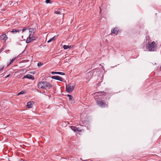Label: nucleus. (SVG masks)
I'll list each match as a JSON object with an SVG mask.
<instances>
[{"instance_id":"f257e3e1","label":"nucleus","mask_w":161,"mask_h":161,"mask_svg":"<svg viewBox=\"0 0 161 161\" xmlns=\"http://www.w3.org/2000/svg\"><path fill=\"white\" fill-rule=\"evenodd\" d=\"M36 31V30L35 28H30L27 33L28 32L29 35H28L26 36L27 37V40L26 42L27 43H29L31 41L34 40H35L36 38L37 37L34 36V34Z\"/></svg>"},{"instance_id":"f03ea898","label":"nucleus","mask_w":161,"mask_h":161,"mask_svg":"<svg viewBox=\"0 0 161 161\" xmlns=\"http://www.w3.org/2000/svg\"><path fill=\"white\" fill-rule=\"evenodd\" d=\"M38 86L39 88L45 89H49L52 87L50 83L44 81H41L39 82Z\"/></svg>"},{"instance_id":"7ed1b4c3","label":"nucleus","mask_w":161,"mask_h":161,"mask_svg":"<svg viewBox=\"0 0 161 161\" xmlns=\"http://www.w3.org/2000/svg\"><path fill=\"white\" fill-rule=\"evenodd\" d=\"M157 46L156 43L154 42H152L150 43L147 45V49L149 51H155L157 49Z\"/></svg>"},{"instance_id":"20e7f679","label":"nucleus","mask_w":161,"mask_h":161,"mask_svg":"<svg viewBox=\"0 0 161 161\" xmlns=\"http://www.w3.org/2000/svg\"><path fill=\"white\" fill-rule=\"evenodd\" d=\"M75 85L70 83L68 85L66 86V91L68 92H71L74 90Z\"/></svg>"},{"instance_id":"39448f33","label":"nucleus","mask_w":161,"mask_h":161,"mask_svg":"<svg viewBox=\"0 0 161 161\" xmlns=\"http://www.w3.org/2000/svg\"><path fill=\"white\" fill-rule=\"evenodd\" d=\"M97 104L101 108L105 107L106 105V103L103 100H100L97 101Z\"/></svg>"},{"instance_id":"423d86ee","label":"nucleus","mask_w":161,"mask_h":161,"mask_svg":"<svg viewBox=\"0 0 161 161\" xmlns=\"http://www.w3.org/2000/svg\"><path fill=\"white\" fill-rule=\"evenodd\" d=\"M0 38L1 40L5 42L7 39L8 37L6 34H3L0 36Z\"/></svg>"},{"instance_id":"0eeeda50","label":"nucleus","mask_w":161,"mask_h":161,"mask_svg":"<svg viewBox=\"0 0 161 161\" xmlns=\"http://www.w3.org/2000/svg\"><path fill=\"white\" fill-rule=\"evenodd\" d=\"M70 128L72 129V130H73L75 132L76 131H78L79 132H81L82 130H79L78 128H77L76 127L72 126H70Z\"/></svg>"},{"instance_id":"6e6552de","label":"nucleus","mask_w":161,"mask_h":161,"mask_svg":"<svg viewBox=\"0 0 161 161\" xmlns=\"http://www.w3.org/2000/svg\"><path fill=\"white\" fill-rule=\"evenodd\" d=\"M52 78L53 79L58 80L61 81H63L62 78L61 77L58 76H52Z\"/></svg>"},{"instance_id":"1a4fd4ad","label":"nucleus","mask_w":161,"mask_h":161,"mask_svg":"<svg viewBox=\"0 0 161 161\" xmlns=\"http://www.w3.org/2000/svg\"><path fill=\"white\" fill-rule=\"evenodd\" d=\"M119 30L118 28L115 27L111 31V32L117 35L119 32Z\"/></svg>"},{"instance_id":"9d476101","label":"nucleus","mask_w":161,"mask_h":161,"mask_svg":"<svg viewBox=\"0 0 161 161\" xmlns=\"http://www.w3.org/2000/svg\"><path fill=\"white\" fill-rule=\"evenodd\" d=\"M25 78H27L32 80H33L34 79V77L31 75H26L23 77V79H24Z\"/></svg>"},{"instance_id":"9b49d317","label":"nucleus","mask_w":161,"mask_h":161,"mask_svg":"<svg viewBox=\"0 0 161 161\" xmlns=\"http://www.w3.org/2000/svg\"><path fill=\"white\" fill-rule=\"evenodd\" d=\"M21 32V30H19L18 29H13L11 31V32H12L13 33L17 34V33H19L20 32Z\"/></svg>"},{"instance_id":"f8f14e48","label":"nucleus","mask_w":161,"mask_h":161,"mask_svg":"<svg viewBox=\"0 0 161 161\" xmlns=\"http://www.w3.org/2000/svg\"><path fill=\"white\" fill-rule=\"evenodd\" d=\"M34 103L33 101L28 102L27 103V107L28 108H31L32 107L33 104Z\"/></svg>"},{"instance_id":"ddd939ff","label":"nucleus","mask_w":161,"mask_h":161,"mask_svg":"<svg viewBox=\"0 0 161 161\" xmlns=\"http://www.w3.org/2000/svg\"><path fill=\"white\" fill-rule=\"evenodd\" d=\"M52 74H59V75H65V74L63 72H52Z\"/></svg>"},{"instance_id":"4468645a","label":"nucleus","mask_w":161,"mask_h":161,"mask_svg":"<svg viewBox=\"0 0 161 161\" xmlns=\"http://www.w3.org/2000/svg\"><path fill=\"white\" fill-rule=\"evenodd\" d=\"M68 96L69 97V99L70 101V102L72 103L73 101V96L72 95H69V94L68 95Z\"/></svg>"},{"instance_id":"2eb2a0df","label":"nucleus","mask_w":161,"mask_h":161,"mask_svg":"<svg viewBox=\"0 0 161 161\" xmlns=\"http://www.w3.org/2000/svg\"><path fill=\"white\" fill-rule=\"evenodd\" d=\"M63 48L64 49H70L71 47V46H68V45H64L63 46Z\"/></svg>"},{"instance_id":"dca6fc26","label":"nucleus","mask_w":161,"mask_h":161,"mask_svg":"<svg viewBox=\"0 0 161 161\" xmlns=\"http://www.w3.org/2000/svg\"><path fill=\"white\" fill-rule=\"evenodd\" d=\"M55 36H54L52 38H51V39H50V40H48L47 42L48 43H49V42H52V41H54L55 40V39H54V38H55Z\"/></svg>"},{"instance_id":"f3484780","label":"nucleus","mask_w":161,"mask_h":161,"mask_svg":"<svg viewBox=\"0 0 161 161\" xmlns=\"http://www.w3.org/2000/svg\"><path fill=\"white\" fill-rule=\"evenodd\" d=\"M54 13L56 14H61V12H60L59 10H55L54 11Z\"/></svg>"},{"instance_id":"a211bd4d","label":"nucleus","mask_w":161,"mask_h":161,"mask_svg":"<svg viewBox=\"0 0 161 161\" xmlns=\"http://www.w3.org/2000/svg\"><path fill=\"white\" fill-rule=\"evenodd\" d=\"M25 93V91H21V92H19L18 95H19L20 94H24Z\"/></svg>"},{"instance_id":"6ab92c4d","label":"nucleus","mask_w":161,"mask_h":161,"mask_svg":"<svg viewBox=\"0 0 161 161\" xmlns=\"http://www.w3.org/2000/svg\"><path fill=\"white\" fill-rule=\"evenodd\" d=\"M15 59V58H13L11 61H10V63H9V64H11V63H12Z\"/></svg>"},{"instance_id":"aec40b11","label":"nucleus","mask_w":161,"mask_h":161,"mask_svg":"<svg viewBox=\"0 0 161 161\" xmlns=\"http://www.w3.org/2000/svg\"><path fill=\"white\" fill-rule=\"evenodd\" d=\"M4 68V66L2 65L1 66H0V72Z\"/></svg>"},{"instance_id":"412c9836","label":"nucleus","mask_w":161,"mask_h":161,"mask_svg":"<svg viewBox=\"0 0 161 161\" xmlns=\"http://www.w3.org/2000/svg\"><path fill=\"white\" fill-rule=\"evenodd\" d=\"M100 93H102V95H105L106 94V92H101Z\"/></svg>"},{"instance_id":"4be33fe9","label":"nucleus","mask_w":161,"mask_h":161,"mask_svg":"<svg viewBox=\"0 0 161 161\" xmlns=\"http://www.w3.org/2000/svg\"><path fill=\"white\" fill-rule=\"evenodd\" d=\"M51 0H46L45 1V2L47 3H50Z\"/></svg>"},{"instance_id":"5701e85b","label":"nucleus","mask_w":161,"mask_h":161,"mask_svg":"<svg viewBox=\"0 0 161 161\" xmlns=\"http://www.w3.org/2000/svg\"><path fill=\"white\" fill-rule=\"evenodd\" d=\"M42 65V63H38L37 65L38 66H40Z\"/></svg>"},{"instance_id":"b1692460","label":"nucleus","mask_w":161,"mask_h":161,"mask_svg":"<svg viewBox=\"0 0 161 161\" xmlns=\"http://www.w3.org/2000/svg\"><path fill=\"white\" fill-rule=\"evenodd\" d=\"M27 29L25 28H23V29H22V31H23V32H24V31L25 30H27Z\"/></svg>"},{"instance_id":"393cba45","label":"nucleus","mask_w":161,"mask_h":161,"mask_svg":"<svg viewBox=\"0 0 161 161\" xmlns=\"http://www.w3.org/2000/svg\"><path fill=\"white\" fill-rule=\"evenodd\" d=\"M159 70L161 71V64L159 68Z\"/></svg>"},{"instance_id":"a878e982","label":"nucleus","mask_w":161,"mask_h":161,"mask_svg":"<svg viewBox=\"0 0 161 161\" xmlns=\"http://www.w3.org/2000/svg\"><path fill=\"white\" fill-rule=\"evenodd\" d=\"M9 76V75H7L6 77V78H7Z\"/></svg>"},{"instance_id":"bb28decb","label":"nucleus","mask_w":161,"mask_h":161,"mask_svg":"<svg viewBox=\"0 0 161 161\" xmlns=\"http://www.w3.org/2000/svg\"><path fill=\"white\" fill-rule=\"evenodd\" d=\"M99 8H100V13L101 12V7H99Z\"/></svg>"},{"instance_id":"cd10ccee","label":"nucleus","mask_w":161,"mask_h":161,"mask_svg":"<svg viewBox=\"0 0 161 161\" xmlns=\"http://www.w3.org/2000/svg\"><path fill=\"white\" fill-rule=\"evenodd\" d=\"M23 36H22V38H23Z\"/></svg>"}]
</instances>
